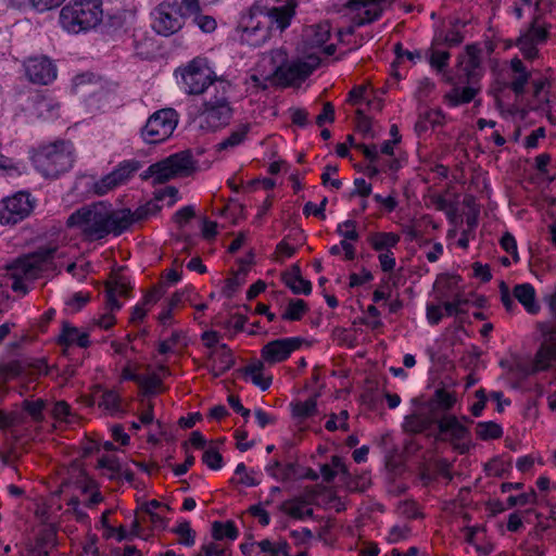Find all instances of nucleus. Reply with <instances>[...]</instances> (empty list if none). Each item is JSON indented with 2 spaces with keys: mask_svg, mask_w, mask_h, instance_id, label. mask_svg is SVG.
Instances as JSON below:
<instances>
[{
  "mask_svg": "<svg viewBox=\"0 0 556 556\" xmlns=\"http://www.w3.org/2000/svg\"><path fill=\"white\" fill-rule=\"evenodd\" d=\"M268 59L271 70H304L303 62L299 66H288V53L282 48L271 50Z\"/></svg>",
  "mask_w": 556,
  "mask_h": 556,
  "instance_id": "72a5a7b5",
  "label": "nucleus"
},
{
  "mask_svg": "<svg viewBox=\"0 0 556 556\" xmlns=\"http://www.w3.org/2000/svg\"><path fill=\"white\" fill-rule=\"evenodd\" d=\"M438 414L431 412V407L425 404L407 415L403 421V429L409 433H421L432 427L438 421Z\"/></svg>",
  "mask_w": 556,
  "mask_h": 556,
  "instance_id": "dca6fc26",
  "label": "nucleus"
},
{
  "mask_svg": "<svg viewBox=\"0 0 556 556\" xmlns=\"http://www.w3.org/2000/svg\"><path fill=\"white\" fill-rule=\"evenodd\" d=\"M295 7L296 3L293 0H288L280 7H269L261 1L255 2L241 17L242 40L253 47L265 43L270 38L274 25L280 31L289 27L295 14Z\"/></svg>",
  "mask_w": 556,
  "mask_h": 556,
  "instance_id": "f03ea898",
  "label": "nucleus"
},
{
  "mask_svg": "<svg viewBox=\"0 0 556 556\" xmlns=\"http://www.w3.org/2000/svg\"><path fill=\"white\" fill-rule=\"evenodd\" d=\"M195 23L204 33H212L216 28V21L210 15H197Z\"/></svg>",
  "mask_w": 556,
  "mask_h": 556,
  "instance_id": "774afa93",
  "label": "nucleus"
},
{
  "mask_svg": "<svg viewBox=\"0 0 556 556\" xmlns=\"http://www.w3.org/2000/svg\"><path fill=\"white\" fill-rule=\"evenodd\" d=\"M74 157L73 144L60 140L41 147L35 154L34 162L46 177H58L72 168Z\"/></svg>",
  "mask_w": 556,
  "mask_h": 556,
  "instance_id": "39448f33",
  "label": "nucleus"
},
{
  "mask_svg": "<svg viewBox=\"0 0 556 556\" xmlns=\"http://www.w3.org/2000/svg\"><path fill=\"white\" fill-rule=\"evenodd\" d=\"M214 367L219 371L224 372L233 365V357L231 351L226 344H220L211 353Z\"/></svg>",
  "mask_w": 556,
  "mask_h": 556,
  "instance_id": "cd10ccee",
  "label": "nucleus"
},
{
  "mask_svg": "<svg viewBox=\"0 0 556 556\" xmlns=\"http://www.w3.org/2000/svg\"><path fill=\"white\" fill-rule=\"evenodd\" d=\"M101 0H73L62 8L60 24L72 34L96 27L102 20Z\"/></svg>",
  "mask_w": 556,
  "mask_h": 556,
  "instance_id": "7ed1b4c3",
  "label": "nucleus"
},
{
  "mask_svg": "<svg viewBox=\"0 0 556 556\" xmlns=\"http://www.w3.org/2000/svg\"><path fill=\"white\" fill-rule=\"evenodd\" d=\"M155 51L156 45L153 38L143 35L135 36V52L139 58L149 60L154 56Z\"/></svg>",
  "mask_w": 556,
  "mask_h": 556,
  "instance_id": "473e14b6",
  "label": "nucleus"
},
{
  "mask_svg": "<svg viewBox=\"0 0 556 556\" xmlns=\"http://www.w3.org/2000/svg\"><path fill=\"white\" fill-rule=\"evenodd\" d=\"M311 72H257L250 78L252 87L256 90H265L269 87L287 88L300 87Z\"/></svg>",
  "mask_w": 556,
  "mask_h": 556,
  "instance_id": "9d476101",
  "label": "nucleus"
},
{
  "mask_svg": "<svg viewBox=\"0 0 556 556\" xmlns=\"http://www.w3.org/2000/svg\"><path fill=\"white\" fill-rule=\"evenodd\" d=\"M64 1L65 0H29V3L38 12H46L60 7Z\"/></svg>",
  "mask_w": 556,
  "mask_h": 556,
  "instance_id": "69168bd1",
  "label": "nucleus"
},
{
  "mask_svg": "<svg viewBox=\"0 0 556 556\" xmlns=\"http://www.w3.org/2000/svg\"><path fill=\"white\" fill-rule=\"evenodd\" d=\"M178 121V113L174 109L159 110L147 121L141 137L147 143H161L172 136Z\"/></svg>",
  "mask_w": 556,
  "mask_h": 556,
  "instance_id": "0eeeda50",
  "label": "nucleus"
},
{
  "mask_svg": "<svg viewBox=\"0 0 556 556\" xmlns=\"http://www.w3.org/2000/svg\"><path fill=\"white\" fill-rule=\"evenodd\" d=\"M438 432L434 439L438 441L450 442L459 453H466L469 448L470 431L454 415L438 417Z\"/></svg>",
  "mask_w": 556,
  "mask_h": 556,
  "instance_id": "1a4fd4ad",
  "label": "nucleus"
},
{
  "mask_svg": "<svg viewBox=\"0 0 556 556\" xmlns=\"http://www.w3.org/2000/svg\"><path fill=\"white\" fill-rule=\"evenodd\" d=\"M468 303V300L465 299L462 294L456 293L452 301L443 302V307L448 316L458 315L465 313L464 306Z\"/></svg>",
  "mask_w": 556,
  "mask_h": 556,
  "instance_id": "a18cd8bd",
  "label": "nucleus"
},
{
  "mask_svg": "<svg viewBox=\"0 0 556 556\" xmlns=\"http://www.w3.org/2000/svg\"><path fill=\"white\" fill-rule=\"evenodd\" d=\"M46 406V402L41 399H38L36 401H28L25 400L22 403V408L24 412H26L34 421L40 422L43 419V408Z\"/></svg>",
  "mask_w": 556,
  "mask_h": 556,
  "instance_id": "79ce46f5",
  "label": "nucleus"
},
{
  "mask_svg": "<svg viewBox=\"0 0 556 556\" xmlns=\"http://www.w3.org/2000/svg\"><path fill=\"white\" fill-rule=\"evenodd\" d=\"M138 384L146 394H154L161 386V379L155 374L148 376L141 375Z\"/></svg>",
  "mask_w": 556,
  "mask_h": 556,
  "instance_id": "864d4df0",
  "label": "nucleus"
},
{
  "mask_svg": "<svg viewBox=\"0 0 556 556\" xmlns=\"http://www.w3.org/2000/svg\"><path fill=\"white\" fill-rule=\"evenodd\" d=\"M356 127L365 136L374 137L371 121L362 110L356 111Z\"/></svg>",
  "mask_w": 556,
  "mask_h": 556,
  "instance_id": "bf43d9fd",
  "label": "nucleus"
},
{
  "mask_svg": "<svg viewBox=\"0 0 556 556\" xmlns=\"http://www.w3.org/2000/svg\"><path fill=\"white\" fill-rule=\"evenodd\" d=\"M455 401L456 399L451 392L440 389L435 391L434 396L426 405L431 407L433 414L439 415V409L448 410Z\"/></svg>",
  "mask_w": 556,
  "mask_h": 556,
  "instance_id": "c85d7f7f",
  "label": "nucleus"
},
{
  "mask_svg": "<svg viewBox=\"0 0 556 556\" xmlns=\"http://www.w3.org/2000/svg\"><path fill=\"white\" fill-rule=\"evenodd\" d=\"M476 433L482 440L496 439L502 435V428L493 422H479L476 427Z\"/></svg>",
  "mask_w": 556,
  "mask_h": 556,
  "instance_id": "a19ab883",
  "label": "nucleus"
},
{
  "mask_svg": "<svg viewBox=\"0 0 556 556\" xmlns=\"http://www.w3.org/2000/svg\"><path fill=\"white\" fill-rule=\"evenodd\" d=\"M292 416L298 420H304L317 413L316 396H312L304 402L291 403Z\"/></svg>",
  "mask_w": 556,
  "mask_h": 556,
  "instance_id": "c756f323",
  "label": "nucleus"
},
{
  "mask_svg": "<svg viewBox=\"0 0 556 556\" xmlns=\"http://www.w3.org/2000/svg\"><path fill=\"white\" fill-rule=\"evenodd\" d=\"M327 205V199L324 198L319 205L314 204L313 202H307L304 205L303 213L305 215L314 214L315 216L325 219V208Z\"/></svg>",
  "mask_w": 556,
  "mask_h": 556,
  "instance_id": "0e129e2a",
  "label": "nucleus"
},
{
  "mask_svg": "<svg viewBox=\"0 0 556 556\" xmlns=\"http://www.w3.org/2000/svg\"><path fill=\"white\" fill-rule=\"evenodd\" d=\"M307 305L303 300H290L282 318L286 320H299L306 313Z\"/></svg>",
  "mask_w": 556,
  "mask_h": 556,
  "instance_id": "58836bf2",
  "label": "nucleus"
},
{
  "mask_svg": "<svg viewBox=\"0 0 556 556\" xmlns=\"http://www.w3.org/2000/svg\"><path fill=\"white\" fill-rule=\"evenodd\" d=\"M214 80L215 77L206 72H181V84L189 94L203 93Z\"/></svg>",
  "mask_w": 556,
  "mask_h": 556,
  "instance_id": "a211bd4d",
  "label": "nucleus"
},
{
  "mask_svg": "<svg viewBox=\"0 0 556 556\" xmlns=\"http://www.w3.org/2000/svg\"><path fill=\"white\" fill-rule=\"evenodd\" d=\"M336 52V46H318L317 50L303 58L304 70H315L318 66H329V58Z\"/></svg>",
  "mask_w": 556,
  "mask_h": 556,
  "instance_id": "5701e85b",
  "label": "nucleus"
},
{
  "mask_svg": "<svg viewBox=\"0 0 556 556\" xmlns=\"http://www.w3.org/2000/svg\"><path fill=\"white\" fill-rule=\"evenodd\" d=\"M280 510L289 515L294 519H304L313 515V509L306 507V503L303 500H290L286 501L280 505Z\"/></svg>",
  "mask_w": 556,
  "mask_h": 556,
  "instance_id": "bb28decb",
  "label": "nucleus"
},
{
  "mask_svg": "<svg viewBox=\"0 0 556 556\" xmlns=\"http://www.w3.org/2000/svg\"><path fill=\"white\" fill-rule=\"evenodd\" d=\"M173 532L179 536V543L185 546H193L195 543V532L188 521L180 522Z\"/></svg>",
  "mask_w": 556,
  "mask_h": 556,
  "instance_id": "ea45409f",
  "label": "nucleus"
},
{
  "mask_svg": "<svg viewBox=\"0 0 556 556\" xmlns=\"http://www.w3.org/2000/svg\"><path fill=\"white\" fill-rule=\"evenodd\" d=\"M249 130H250L249 124L240 125L227 138L222 140L216 146V151L220 152V151L229 150V149H232V148L239 146L244 140Z\"/></svg>",
  "mask_w": 556,
  "mask_h": 556,
  "instance_id": "7c9ffc66",
  "label": "nucleus"
},
{
  "mask_svg": "<svg viewBox=\"0 0 556 556\" xmlns=\"http://www.w3.org/2000/svg\"><path fill=\"white\" fill-rule=\"evenodd\" d=\"M304 342L300 337L282 338L268 342L261 351L263 363L274 365L286 361Z\"/></svg>",
  "mask_w": 556,
  "mask_h": 556,
  "instance_id": "ddd939ff",
  "label": "nucleus"
},
{
  "mask_svg": "<svg viewBox=\"0 0 556 556\" xmlns=\"http://www.w3.org/2000/svg\"><path fill=\"white\" fill-rule=\"evenodd\" d=\"M202 117L206 125H201L202 128L215 130L226 126L232 117V109L225 98H215L204 103Z\"/></svg>",
  "mask_w": 556,
  "mask_h": 556,
  "instance_id": "2eb2a0df",
  "label": "nucleus"
},
{
  "mask_svg": "<svg viewBox=\"0 0 556 556\" xmlns=\"http://www.w3.org/2000/svg\"><path fill=\"white\" fill-rule=\"evenodd\" d=\"M513 295L529 314L534 315L540 311V305L535 300V290L532 285H516L513 290Z\"/></svg>",
  "mask_w": 556,
  "mask_h": 556,
  "instance_id": "aec40b11",
  "label": "nucleus"
},
{
  "mask_svg": "<svg viewBox=\"0 0 556 556\" xmlns=\"http://www.w3.org/2000/svg\"><path fill=\"white\" fill-rule=\"evenodd\" d=\"M52 415L59 421H64L66 424H72L74 418L71 413L70 405L64 401H59L54 404Z\"/></svg>",
  "mask_w": 556,
  "mask_h": 556,
  "instance_id": "8fccbe9b",
  "label": "nucleus"
},
{
  "mask_svg": "<svg viewBox=\"0 0 556 556\" xmlns=\"http://www.w3.org/2000/svg\"><path fill=\"white\" fill-rule=\"evenodd\" d=\"M197 170V163L189 152L173 154L150 165L141 175L143 179H152L153 185L164 184L175 177H187Z\"/></svg>",
  "mask_w": 556,
  "mask_h": 556,
  "instance_id": "423d86ee",
  "label": "nucleus"
},
{
  "mask_svg": "<svg viewBox=\"0 0 556 556\" xmlns=\"http://www.w3.org/2000/svg\"><path fill=\"white\" fill-rule=\"evenodd\" d=\"M55 247L40 248L36 252L24 255L8 266L11 288L16 292L26 293L25 280H34L55 253Z\"/></svg>",
  "mask_w": 556,
  "mask_h": 556,
  "instance_id": "20e7f679",
  "label": "nucleus"
},
{
  "mask_svg": "<svg viewBox=\"0 0 556 556\" xmlns=\"http://www.w3.org/2000/svg\"><path fill=\"white\" fill-rule=\"evenodd\" d=\"M98 465L100 468L105 469L108 471V476L111 479L117 478V476L121 472V465L115 457L102 456L98 460Z\"/></svg>",
  "mask_w": 556,
  "mask_h": 556,
  "instance_id": "de8ad7c7",
  "label": "nucleus"
},
{
  "mask_svg": "<svg viewBox=\"0 0 556 556\" xmlns=\"http://www.w3.org/2000/svg\"><path fill=\"white\" fill-rule=\"evenodd\" d=\"M349 413L348 410H341L338 415L331 414L329 419L325 424V428L329 431H336L338 429L348 431L349 425Z\"/></svg>",
  "mask_w": 556,
  "mask_h": 556,
  "instance_id": "c03bdc74",
  "label": "nucleus"
},
{
  "mask_svg": "<svg viewBox=\"0 0 556 556\" xmlns=\"http://www.w3.org/2000/svg\"><path fill=\"white\" fill-rule=\"evenodd\" d=\"M115 311H110L105 307V312L91 321V327H98L103 330L110 329L116 321L114 316Z\"/></svg>",
  "mask_w": 556,
  "mask_h": 556,
  "instance_id": "6e6d98bb",
  "label": "nucleus"
},
{
  "mask_svg": "<svg viewBox=\"0 0 556 556\" xmlns=\"http://www.w3.org/2000/svg\"><path fill=\"white\" fill-rule=\"evenodd\" d=\"M518 75L514 77L511 83L509 84L510 88L514 92L519 96L525 92L526 85L529 83L530 73L529 72H517Z\"/></svg>",
  "mask_w": 556,
  "mask_h": 556,
  "instance_id": "052dcab7",
  "label": "nucleus"
},
{
  "mask_svg": "<svg viewBox=\"0 0 556 556\" xmlns=\"http://www.w3.org/2000/svg\"><path fill=\"white\" fill-rule=\"evenodd\" d=\"M128 287L122 278H115L106 283V308L110 311H119L122 303L117 296H127Z\"/></svg>",
  "mask_w": 556,
  "mask_h": 556,
  "instance_id": "4be33fe9",
  "label": "nucleus"
},
{
  "mask_svg": "<svg viewBox=\"0 0 556 556\" xmlns=\"http://www.w3.org/2000/svg\"><path fill=\"white\" fill-rule=\"evenodd\" d=\"M291 465L282 468L278 460H274L271 464L266 466V471L274 478L285 480L291 472Z\"/></svg>",
  "mask_w": 556,
  "mask_h": 556,
  "instance_id": "13d9d810",
  "label": "nucleus"
},
{
  "mask_svg": "<svg viewBox=\"0 0 556 556\" xmlns=\"http://www.w3.org/2000/svg\"><path fill=\"white\" fill-rule=\"evenodd\" d=\"M400 237L393 232H377L369 237V242L374 250L383 251L395 247Z\"/></svg>",
  "mask_w": 556,
  "mask_h": 556,
  "instance_id": "2f4dec72",
  "label": "nucleus"
},
{
  "mask_svg": "<svg viewBox=\"0 0 556 556\" xmlns=\"http://www.w3.org/2000/svg\"><path fill=\"white\" fill-rule=\"evenodd\" d=\"M139 163L134 161L123 162L114 170L93 182L91 190L97 195L106 194L109 191L125 184L137 172Z\"/></svg>",
  "mask_w": 556,
  "mask_h": 556,
  "instance_id": "4468645a",
  "label": "nucleus"
},
{
  "mask_svg": "<svg viewBox=\"0 0 556 556\" xmlns=\"http://www.w3.org/2000/svg\"><path fill=\"white\" fill-rule=\"evenodd\" d=\"M264 363L262 361L254 362L245 367L244 374L250 377L251 381L261 390H267L271 384V377L263 375Z\"/></svg>",
  "mask_w": 556,
  "mask_h": 556,
  "instance_id": "a878e982",
  "label": "nucleus"
},
{
  "mask_svg": "<svg viewBox=\"0 0 556 556\" xmlns=\"http://www.w3.org/2000/svg\"><path fill=\"white\" fill-rule=\"evenodd\" d=\"M99 406L110 414H115L121 410L119 395L113 390H106L101 394Z\"/></svg>",
  "mask_w": 556,
  "mask_h": 556,
  "instance_id": "4c0bfd02",
  "label": "nucleus"
},
{
  "mask_svg": "<svg viewBox=\"0 0 556 556\" xmlns=\"http://www.w3.org/2000/svg\"><path fill=\"white\" fill-rule=\"evenodd\" d=\"M238 529L232 521H214L212 525V535L215 540H235L238 536Z\"/></svg>",
  "mask_w": 556,
  "mask_h": 556,
  "instance_id": "f704fd0d",
  "label": "nucleus"
},
{
  "mask_svg": "<svg viewBox=\"0 0 556 556\" xmlns=\"http://www.w3.org/2000/svg\"><path fill=\"white\" fill-rule=\"evenodd\" d=\"M202 460L208 468L213 470L222 468L223 457L213 447H208L207 450H205V452L203 453Z\"/></svg>",
  "mask_w": 556,
  "mask_h": 556,
  "instance_id": "4d7b16f0",
  "label": "nucleus"
},
{
  "mask_svg": "<svg viewBox=\"0 0 556 556\" xmlns=\"http://www.w3.org/2000/svg\"><path fill=\"white\" fill-rule=\"evenodd\" d=\"M24 76L33 85H48L56 78V72H25Z\"/></svg>",
  "mask_w": 556,
  "mask_h": 556,
  "instance_id": "49530a36",
  "label": "nucleus"
},
{
  "mask_svg": "<svg viewBox=\"0 0 556 556\" xmlns=\"http://www.w3.org/2000/svg\"><path fill=\"white\" fill-rule=\"evenodd\" d=\"M311 30L313 33L312 42L317 47L323 46L330 36V26L328 23L314 25L311 27Z\"/></svg>",
  "mask_w": 556,
  "mask_h": 556,
  "instance_id": "3c124183",
  "label": "nucleus"
},
{
  "mask_svg": "<svg viewBox=\"0 0 556 556\" xmlns=\"http://www.w3.org/2000/svg\"><path fill=\"white\" fill-rule=\"evenodd\" d=\"M377 0H350L346 7L351 10H361L365 9L363 14H358L353 18V23L355 26H362L367 23H371L376 21L380 14L381 9L378 8L375 2Z\"/></svg>",
  "mask_w": 556,
  "mask_h": 556,
  "instance_id": "6ab92c4d",
  "label": "nucleus"
},
{
  "mask_svg": "<svg viewBox=\"0 0 556 556\" xmlns=\"http://www.w3.org/2000/svg\"><path fill=\"white\" fill-rule=\"evenodd\" d=\"M34 208V200L27 192H16L0 201V224L15 225L29 216Z\"/></svg>",
  "mask_w": 556,
  "mask_h": 556,
  "instance_id": "9b49d317",
  "label": "nucleus"
},
{
  "mask_svg": "<svg viewBox=\"0 0 556 556\" xmlns=\"http://www.w3.org/2000/svg\"><path fill=\"white\" fill-rule=\"evenodd\" d=\"M338 172V167L336 165H327L325 167L324 173L321 174V181L325 186H331L334 189H340L342 186L341 180L339 179H331V175H334Z\"/></svg>",
  "mask_w": 556,
  "mask_h": 556,
  "instance_id": "680f3d73",
  "label": "nucleus"
},
{
  "mask_svg": "<svg viewBox=\"0 0 556 556\" xmlns=\"http://www.w3.org/2000/svg\"><path fill=\"white\" fill-rule=\"evenodd\" d=\"M342 482L346 485V488L350 491H357V492H364L370 483L369 478L365 475L359 476L357 478H352L349 475V477L344 478L342 480Z\"/></svg>",
  "mask_w": 556,
  "mask_h": 556,
  "instance_id": "5fc2aeb1",
  "label": "nucleus"
},
{
  "mask_svg": "<svg viewBox=\"0 0 556 556\" xmlns=\"http://www.w3.org/2000/svg\"><path fill=\"white\" fill-rule=\"evenodd\" d=\"M60 343L70 345L77 344L80 348L89 345V336L87 332H80L77 328L64 325L60 336Z\"/></svg>",
  "mask_w": 556,
  "mask_h": 556,
  "instance_id": "393cba45",
  "label": "nucleus"
},
{
  "mask_svg": "<svg viewBox=\"0 0 556 556\" xmlns=\"http://www.w3.org/2000/svg\"><path fill=\"white\" fill-rule=\"evenodd\" d=\"M443 317L440 304H427V319L431 325H438Z\"/></svg>",
  "mask_w": 556,
  "mask_h": 556,
  "instance_id": "338daca9",
  "label": "nucleus"
},
{
  "mask_svg": "<svg viewBox=\"0 0 556 556\" xmlns=\"http://www.w3.org/2000/svg\"><path fill=\"white\" fill-rule=\"evenodd\" d=\"M23 372V366L18 361L0 364V382H7Z\"/></svg>",
  "mask_w": 556,
  "mask_h": 556,
  "instance_id": "37998d69",
  "label": "nucleus"
},
{
  "mask_svg": "<svg viewBox=\"0 0 556 556\" xmlns=\"http://www.w3.org/2000/svg\"><path fill=\"white\" fill-rule=\"evenodd\" d=\"M144 214L143 208L132 214L130 210H114L111 204L97 202L76 210L68 216L66 224L86 239L99 240L110 233L121 235L134 223L135 215L140 219Z\"/></svg>",
  "mask_w": 556,
  "mask_h": 556,
  "instance_id": "f257e3e1",
  "label": "nucleus"
},
{
  "mask_svg": "<svg viewBox=\"0 0 556 556\" xmlns=\"http://www.w3.org/2000/svg\"><path fill=\"white\" fill-rule=\"evenodd\" d=\"M337 232L343 237V240L356 241L358 240V232L356 231V223L354 220H345L338 225Z\"/></svg>",
  "mask_w": 556,
  "mask_h": 556,
  "instance_id": "09e8293b",
  "label": "nucleus"
},
{
  "mask_svg": "<svg viewBox=\"0 0 556 556\" xmlns=\"http://www.w3.org/2000/svg\"><path fill=\"white\" fill-rule=\"evenodd\" d=\"M257 546L264 554H270L271 556H288L289 544L286 540H279L271 542L270 540H262L257 542Z\"/></svg>",
  "mask_w": 556,
  "mask_h": 556,
  "instance_id": "c9c22d12",
  "label": "nucleus"
},
{
  "mask_svg": "<svg viewBox=\"0 0 556 556\" xmlns=\"http://www.w3.org/2000/svg\"><path fill=\"white\" fill-rule=\"evenodd\" d=\"M282 280L294 294H309L312 291V283L302 277L298 266H293L289 271L285 273Z\"/></svg>",
  "mask_w": 556,
  "mask_h": 556,
  "instance_id": "b1692460",
  "label": "nucleus"
},
{
  "mask_svg": "<svg viewBox=\"0 0 556 556\" xmlns=\"http://www.w3.org/2000/svg\"><path fill=\"white\" fill-rule=\"evenodd\" d=\"M405 56L416 64V60H420L422 56L429 61L431 67L437 70H442L447 65V60L450 58V53L447 51H440L434 49H429L426 51L425 55L420 51H404Z\"/></svg>",
  "mask_w": 556,
  "mask_h": 556,
  "instance_id": "412c9836",
  "label": "nucleus"
},
{
  "mask_svg": "<svg viewBox=\"0 0 556 556\" xmlns=\"http://www.w3.org/2000/svg\"><path fill=\"white\" fill-rule=\"evenodd\" d=\"M152 27L162 36H170L184 26L185 13L177 0H164L152 12Z\"/></svg>",
  "mask_w": 556,
  "mask_h": 556,
  "instance_id": "6e6552de",
  "label": "nucleus"
},
{
  "mask_svg": "<svg viewBox=\"0 0 556 556\" xmlns=\"http://www.w3.org/2000/svg\"><path fill=\"white\" fill-rule=\"evenodd\" d=\"M540 21L541 16L535 15L527 31L520 35L516 41V46L520 49L523 58L527 60L535 59L539 54L536 45L545 42L548 38L547 27L541 26Z\"/></svg>",
  "mask_w": 556,
  "mask_h": 556,
  "instance_id": "f8f14e48",
  "label": "nucleus"
},
{
  "mask_svg": "<svg viewBox=\"0 0 556 556\" xmlns=\"http://www.w3.org/2000/svg\"><path fill=\"white\" fill-rule=\"evenodd\" d=\"M501 245L507 253L511 254L515 262L519 261L517 243L515 238L510 233L507 232L502 237Z\"/></svg>",
  "mask_w": 556,
  "mask_h": 556,
  "instance_id": "e2e57ef3",
  "label": "nucleus"
},
{
  "mask_svg": "<svg viewBox=\"0 0 556 556\" xmlns=\"http://www.w3.org/2000/svg\"><path fill=\"white\" fill-rule=\"evenodd\" d=\"M466 87H454L445 94V100L451 106H457L463 103H469L479 91L477 86V72H468L466 74Z\"/></svg>",
  "mask_w": 556,
  "mask_h": 556,
  "instance_id": "f3484780",
  "label": "nucleus"
},
{
  "mask_svg": "<svg viewBox=\"0 0 556 556\" xmlns=\"http://www.w3.org/2000/svg\"><path fill=\"white\" fill-rule=\"evenodd\" d=\"M556 359V351L555 349L547 346L545 344H542L540 350L538 351L535 355L534 361V370H543L547 368L553 361Z\"/></svg>",
  "mask_w": 556,
  "mask_h": 556,
  "instance_id": "e433bc0d",
  "label": "nucleus"
},
{
  "mask_svg": "<svg viewBox=\"0 0 556 556\" xmlns=\"http://www.w3.org/2000/svg\"><path fill=\"white\" fill-rule=\"evenodd\" d=\"M25 70H52L55 65L52 63V61L46 56H30L28 58L24 63Z\"/></svg>",
  "mask_w": 556,
  "mask_h": 556,
  "instance_id": "603ef678",
  "label": "nucleus"
}]
</instances>
